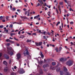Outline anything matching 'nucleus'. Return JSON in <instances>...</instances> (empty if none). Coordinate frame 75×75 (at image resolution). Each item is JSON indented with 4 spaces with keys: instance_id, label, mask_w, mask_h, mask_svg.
<instances>
[{
    "instance_id": "22",
    "label": "nucleus",
    "mask_w": 75,
    "mask_h": 75,
    "mask_svg": "<svg viewBox=\"0 0 75 75\" xmlns=\"http://www.w3.org/2000/svg\"><path fill=\"white\" fill-rule=\"evenodd\" d=\"M13 25L11 24V25H9V28H12V27H13Z\"/></svg>"
},
{
    "instance_id": "63",
    "label": "nucleus",
    "mask_w": 75,
    "mask_h": 75,
    "mask_svg": "<svg viewBox=\"0 0 75 75\" xmlns=\"http://www.w3.org/2000/svg\"><path fill=\"white\" fill-rule=\"evenodd\" d=\"M36 6H40V4L38 3V5H36Z\"/></svg>"
},
{
    "instance_id": "18",
    "label": "nucleus",
    "mask_w": 75,
    "mask_h": 75,
    "mask_svg": "<svg viewBox=\"0 0 75 75\" xmlns=\"http://www.w3.org/2000/svg\"><path fill=\"white\" fill-rule=\"evenodd\" d=\"M9 54L10 55H13L14 54V53H13V52H11L10 53H9Z\"/></svg>"
},
{
    "instance_id": "5",
    "label": "nucleus",
    "mask_w": 75,
    "mask_h": 75,
    "mask_svg": "<svg viewBox=\"0 0 75 75\" xmlns=\"http://www.w3.org/2000/svg\"><path fill=\"white\" fill-rule=\"evenodd\" d=\"M4 57L5 58H6V59H8L9 58H10V57H9L8 55L6 54H5L4 55Z\"/></svg>"
},
{
    "instance_id": "61",
    "label": "nucleus",
    "mask_w": 75,
    "mask_h": 75,
    "mask_svg": "<svg viewBox=\"0 0 75 75\" xmlns=\"http://www.w3.org/2000/svg\"><path fill=\"white\" fill-rule=\"evenodd\" d=\"M21 18H24V17L22 16H21Z\"/></svg>"
},
{
    "instance_id": "1",
    "label": "nucleus",
    "mask_w": 75,
    "mask_h": 75,
    "mask_svg": "<svg viewBox=\"0 0 75 75\" xmlns=\"http://www.w3.org/2000/svg\"><path fill=\"white\" fill-rule=\"evenodd\" d=\"M24 54L25 56L26 54L27 55H28V59H30V58L31 57L30 54H29V52H28V51L27 50H25L23 53Z\"/></svg>"
},
{
    "instance_id": "38",
    "label": "nucleus",
    "mask_w": 75,
    "mask_h": 75,
    "mask_svg": "<svg viewBox=\"0 0 75 75\" xmlns=\"http://www.w3.org/2000/svg\"><path fill=\"white\" fill-rule=\"evenodd\" d=\"M70 44H71V45H75V44H74V43H73L72 42H70Z\"/></svg>"
},
{
    "instance_id": "23",
    "label": "nucleus",
    "mask_w": 75,
    "mask_h": 75,
    "mask_svg": "<svg viewBox=\"0 0 75 75\" xmlns=\"http://www.w3.org/2000/svg\"><path fill=\"white\" fill-rule=\"evenodd\" d=\"M64 58H62L60 59V61H64Z\"/></svg>"
},
{
    "instance_id": "49",
    "label": "nucleus",
    "mask_w": 75,
    "mask_h": 75,
    "mask_svg": "<svg viewBox=\"0 0 75 75\" xmlns=\"http://www.w3.org/2000/svg\"><path fill=\"white\" fill-rule=\"evenodd\" d=\"M2 54L1 53H0V57H1V56H2Z\"/></svg>"
},
{
    "instance_id": "31",
    "label": "nucleus",
    "mask_w": 75,
    "mask_h": 75,
    "mask_svg": "<svg viewBox=\"0 0 75 75\" xmlns=\"http://www.w3.org/2000/svg\"><path fill=\"white\" fill-rule=\"evenodd\" d=\"M11 75H16V73L14 72H12L11 74Z\"/></svg>"
},
{
    "instance_id": "19",
    "label": "nucleus",
    "mask_w": 75,
    "mask_h": 75,
    "mask_svg": "<svg viewBox=\"0 0 75 75\" xmlns=\"http://www.w3.org/2000/svg\"><path fill=\"white\" fill-rule=\"evenodd\" d=\"M16 33H11V37H12L13 35H16Z\"/></svg>"
},
{
    "instance_id": "29",
    "label": "nucleus",
    "mask_w": 75,
    "mask_h": 75,
    "mask_svg": "<svg viewBox=\"0 0 75 75\" xmlns=\"http://www.w3.org/2000/svg\"><path fill=\"white\" fill-rule=\"evenodd\" d=\"M60 75H63V72L62 71H60Z\"/></svg>"
},
{
    "instance_id": "53",
    "label": "nucleus",
    "mask_w": 75,
    "mask_h": 75,
    "mask_svg": "<svg viewBox=\"0 0 75 75\" xmlns=\"http://www.w3.org/2000/svg\"><path fill=\"white\" fill-rule=\"evenodd\" d=\"M12 69L13 71H14L15 70H14V68L12 67Z\"/></svg>"
},
{
    "instance_id": "51",
    "label": "nucleus",
    "mask_w": 75,
    "mask_h": 75,
    "mask_svg": "<svg viewBox=\"0 0 75 75\" xmlns=\"http://www.w3.org/2000/svg\"><path fill=\"white\" fill-rule=\"evenodd\" d=\"M64 1L65 3H67V0H64Z\"/></svg>"
},
{
    "instance_id": "41",
    "label": "nucleus",
    "mask_w": 75,
    "mask_h": 75,
    "mask_svg": "<svg viewBox=\"0 0 75 75\" xmlns=\"http://www.w3.org/2000/svg\"><path fill=\"white\" fill-rule=\"evenodd\" d=\"M12 10V11H15V10H16V8H13Z\"/></svg>"
},
{
    "instance_id": "47",
    "label": "nucleus",
    "mask_w": 75,
    "mask_h": 75,
    "mask_svg": "<svg viewBox=\"0 0 75 75\" xmlns=\"http://www.w3.org/2000/svg\"><path fill=\"white\" fill-rule=\"evenodd\" d=\"M70 24H74V22L72 21H71V22H70Z\"/></svg>"
},
{
    "instance_id": "17",
    "label": "nucleus",
    "mask_w": 75,
    "mask_h": 75,
    "mask_svg": "<svg viewBox=\"0 0 75 75\" xmlns=\"http://www.w3.org/2000/svg\"><path fill=\"white\" fill-rule=\"evenodd\" d=\"M58 8V10H59V11L60 12V13H61V7L59 5Z\"/></svg>"
},
{
    "instance_id": "40",
    "label": "nucleus",
    "mask_w": 75,
    "mask_h": 75,
    "mask_svg": "<svg viewBox=\"0 0 75 75\" xmlns=\"http://www.w3.org/2000/svg\"><path fill=\"white\" fill-rule=\"evenodd\" d=\"M3 28V26L0 25V28Z\"/></svg>"
},
{
    "instance_id": "33",
    "label": "nucleus",
    "mask_w": 75,
    "mask_h": 75,
    "mask_svg": "<svg viewBox=\"0 0 75 75\" xmlns=\"http://www.w3.org/2000/svg\"><path fill=\"white\" fill-rule=\"evenodd\" d=\"M59 4L60 5H63V2H60Z\"/></svg>"
},
{
    "instance_id": "12",
    "label": "nucleus",
    "mask_w": 75,
    "mask_h": 75,
    "mask_svg": "<svg viewBox=\"0 0 75 75\" xmlns=\"http://www.w3.org/2000/svg\"><path fill=\"white\" fill-rule=\"evenodd\" d=\"M3 63L5 65H7V62L6 61H4L3 62Z\"/></svg>"
},
{
    "instance_id": "54",
    "label": "nucleus",
    "mask_w": 75,
    "mask_h": 75,
    "mask_svg": "<svg viewBox=\"0 0 75 75\" xmlns=\"http://www.w3.org/2000/svg\"><path fill=\"white\" fill-rule=\"evenodd\" d=\"M17 68V67L16 66L14 67V69H16Z\"/></svg>"
},
{
    "instance_id": "44",
    "label": "nucleus",
    "mask_w": 75,
    "mask_h": 75,
    "mask_svg": "<svg viewBox=\"0 0 75 75\" xmlns=\"http://www.w3.org/2000/svg\"><path fill=\"white\" fill-rule=\"evenodd\" d=\"M40 15H38V16H36V17L37 18H38V17H40Z\"/></svg>"
},
{
    "instance_id": "21",
    "label": "nucleus",
    "mask_w": 75,
    "mask_h": 75,
    "mask_svg": "<svg viewBox=\"0 0 75 75\" xmlns=\"http://www.w3.org/2000/svg\"><path fill=\"white\" fill-rule=\"evenodd\" d=\"M57 72H59L60 71V68H57L56 70Z\"/></svg>"
},
{
    "instance_id": "24",
    "label": "nucleus",
    "mask_w": 75,
    "mask_h": 75,
    "mask_svg": "<svg viewBox=\"0 0 75 75\" xmlns=\"http://www.w3.org/2000/svg\"><path fill=\"white\" fill-rule=\"evenodd\" d=\"M35 44L36 45V46H39V43H38V42H36L35 43Z\"/></svg>"
},
{
    "instance_id": "2",
    "label": "nucleus",
    "mask_w": 75,
    "mask_h": 75,
    "mask_svg": "<svg viewBox=\"0 0 75 75\" xmlns=\"http://www.w3.org/2000/svg\"><path fill=\"white\" fill-rule=\"evenodd\" d=\"M66 64L68 65L69 66L72 65H73V61L71 60H68L66 63Z\"/></svg>"
},
{
    "instance_id": "32",
    "label": "nucleus",
    "mask_w": 75,
    "mask_h": 75,
    "mask_svg": "<svg viewBox=\"0 0 75 75\" xmlns=\"http://www.w3.org/2000/svg\"><path fill=\"white\" fill-rule=\"evenodd\" d=\"M6 42H8V41L10 42V39H7L6 40Z\"/></svg>"
},
{
    "instance_id": "36",
    "label": "nucleus",
    "mask_w": 75,
    "mask_h": 75,
    "mask_svg": "<svg viewBox=\"0 0 75 75\" xmlns=\"http://www.w3.org/2000/svg\"><path fill=\"white\" fill-rule=\"evenodd\" d=\"M28 12V11H27L25 12V15H27V14Z\"/></svg>"
},
{
    "instance_id": "42",
    "label": "nucleus",
    "mask_w": 75,
    "mask_h": 75,
    "mask_svg": "<svg viewBox=\"0 0 75 75\" xmlns=\"http://www.w3.org/2000/svg\"><path fill=\"white\" fill-rule=\"evenodd\" d=\"M27 34H28V35H31V33H29L28 32L27 33Z\"/></svg>"
},
{
    "instance_id": "13",
    "label": "nucleus",
    "mask_w": 75,
    "mask_h": 75,
    "mask_svg": "<svg viewBox=\"0 0 75 75\" xmlns=\"http://www.w3.org/2000/svg\"><path fill=\"white\" fill-rule=\"evenodd\" d=\"M40 55L41 56V57L43 59V57H44V56L43 54H42V52H40Z\"/></svg>"
},
{
    "instance_id": "4",
    "label": "nucleus",
    "mask_w": 75,
    "mask_h": 75,
    "mask_svg": "<svg viewBox=\"0 0 75 75\" xmlns=\"http://www.w3.org/2000/svg\"><path fill=\"white\" fill-rule=\"evenodd\" d=\"M17 59H19L21 57V54L20 53H18L17 54Z\"/></svg>"
},
{
    "instance_id": "14",
    "label": "nucleus",
    "mask_w": 75,
    "mask_h": 75,
    "mask_svg": "<svg viewBox=\"0 0 75 75\" xmlns=\"http://www.w3.org/2000/svg\"><path fill=\"white\" fill-rule=\"evenodd\" d=\"M25 38V36L24 35H21L20 37H19V38Z\"/></svg>"
},
{
    "instance_id": "9",
    "label": "nucleus",
    "mask_w": 75,
    "mask_h": 75,
    "mask_svg": "<svg viewBox=\"0 0 75 75\" xmlns=\"http://www.w3.org/2000/svg\"><path fill=\"white\" fill-rule=\"evenodd\" d=\"M42 70L41 69H40L39 71L40 74H43V72H42Z\"/></svg>"
},
{
    "instance_id": "59",
    "label": "nucleus",
    "mask_w": 75,
    "mask_h": 75,
    "mask_svg": "<svg viewBox=\"0 0 75 75\" xmlns=\"http://www.w3.org/2000/svg\"><path fill=\"white\" fill-rule=\"evenodd\" d=\"M10 45V43H8L7 44V45L8 46H9V45Z\"/></svg>"
},
{
    "instance_id": "45",
    "label": "nucleus",
    "mask_w": 75,
    "mask_h": 75,
    "mask_svg": "<svg viewBox=\"0 0 75 75\" xmlns=\"http://www.w3.org/2000/svg\"><path fill=\"white\" fill-rule=\"evenodd\" d=\"M21 31H19L18 33V34H19V35H20V34H21Z\"/></svg>"
},
{
    "instance_id": "26",
    "label": "nucleus",
    "mask_w": 75,
    "mask_h": 75,
    "mask_svg": "<svg viewBox=\"0 0 75 75\" xmlns=\"http://www.w3.org/2000/svg\"><path fill=\"white\" fill-rule=\"evenodd\" d=\"M31 40H29L28 39L26 41L27 42H31Z\"/></svg>"
},
{
    "instance_id": "10",
    "label": "nucleus",
    "mask_w": 75,
    "mask_h": 75,
    "mask_svg": "<svg viewBox=\"0 0 75 75\" xmlns=\"http://www.w3.org/2000/svg\"><path fill=\"white\" fill-rule=\"evenodd\" d=\"M68 70H67V69L66 68V67H64L63 68V71H64V72H67V71Z\"/></svg>"
},
{
    "instance_id": "55",
    "label": "nucleus",
    "mask_w": 75,
    "mask_h": 75,
    "mask_svg": "<svg viewBox=\"0 0 75 75\" xmlns=\"http://www.w3.org/2000/svg\"><path fill=\"white\" fill-rule=\"evenodd\" d=\"M33 35H36V33H33Z\"/></svg>"
},
{
    "instance_id": "64",
    "label": "nucleus",
    "mask_w": 75,
    "mask_h": 75,
    "mask_svg": "<svg viewBox=\"0 0 75 75\" xmlns=\"http://www.w3.org/2000/svg\"><path fill=\"white\" fill-rule=\"evenodd\" d=\"M72 8H70L69 11H72Z\"/></svg>"
},
{
    "instance_id": "7",
    "label": "nucleus",
    "mask_w": 75,
    "mask_h": 75,
    "mask_svg": "<svg viewBox=\"0 0 75 75\" xmlns=\"http://www.w3.org/2000/svg\"><path fill=\"white\" fill-rule=\"evenodd\" d=\"M12 49V48L11 47L10 48H8V47H7V50L8 51V54H9L10 53V51L11 50V49Z\"/></svg>"
},
{
    "instance_id": "46",
    "label": "nucleus",
    "mask_w": 75,
    "mask_h": 75,
    "mask_svg": "<svg viewBox=\"0 0 75 75\" xmlns=\"http://www.w3.org/2000/svg\"><path fill=\"white\" fill-rule=\"evenodd\" d=\"M65 48H66V49H67L68 50L69 49V48H68V47H67V46H65Z\"/></svg>"
},
{
    "instance_id": "20",
    "label": "nucleus",
    "mask_w": 75,
    "mask_h": 75,
    "mask_svg": "<svg viewBox=\"0 0 75 75\" xmlns=\"http://www.w3.org/2000/svg\"><path fill=\"white\" fill-rule=\"evenodd\" d=\"M42 42H39V45H42Z\"/></svg>"
},
{
    "instance_id": "48",
    "label": "nucleus",
    "mask_w": 75,
    "mask_h": 75,
    "mask_svg": "<svg viewBox=\"0 0 75 75\" xmlns=\"http://www.w3.org/2000/svg\"><path fill=\"white\" fill-rule=\"evenodd\" d=\"M40 3H41V4H42V1L40 0Z\"/></svg>"
},
{
    "instance_id": "25",
    "label": "nucleus",
    "mask_w": 75,
    "mask_h": 75,
    "mask_svg": "<svg viewBox=\"0 0 75 75\" xmlns=\"http://www.w3.org/2000/svg\"><path fill=\"white\" fill-rule=\"evenodd\" d=\"M66 75H71V74H69L68 72H67L66 74H65Z\"/></svg>"
},
{
    "instance_id": "30",
    "label": "nucleus",
    "mask_w": 75,
    "mask_h": 75,
    "mask_svg": "<svg viewBox=\"0 0 75 75\" xmlns=\"http://www.w3.org/2000/svg\"><path fill=\"white\" fill-rule=\"evenodd\" d=\"M17 11H18V12H19V13H20L21 12V11L19 9H17Z\"/></svg>"
},
{
    "instance_id": "43",
    "label": "nucleus",
    "mask_w": 75,
    "mask_h": 75,
    "mask_svg": "<svg viewBox=\"0 0 75 75\" xmlns=\"http://www.w3.org/2000/svg\"><path fill=\"white\" fill-rule=\"evenodd\" d=\"M14 40H16V41H18V39H17L16 38V37H14Z\"/></svg>"
},
{
    "instance_id": "3",
    "label": "nucleus",
    "mask_w": 75,
    "mask_h": 75,
    "mask_svg": "<svg viewBox=\"0 0 75 75\" xmlns=\"http://www.w3.org/2000/svg\"><path fill=\"white\" fill-rule=\"evenodd\" d=\"M19 72L20 74H23L25 73V71H24V70H23V69L21 68L19 70Z\"/></svg>"
},
{
    "instance_id": "37",
    "label": "nucleus",
    "mask_w": 75,
    "mask_h": 75,
    "mask_svg": "<svg viewBox=\"0 0 75 75\" xmlns=\"http://www.w3.org/2000/svg\"><path fill=\"white\" fill-rule=\"evenodd\" d=\"M58 49L57 48H55V50H56V52H58Z\"/></svg>"
},
{
    "instance_id": "28",
    "label": "nucleus",
    "mask_w": 75,
    "mask_h": 75,
    "mask_svg": "<svg viewBox=\"0 0 75 75\" xmlns=\"http://www.w3.org/2000/svg\"><path fill=\"white\" fill-rule=\"evenodd\" d=\"M55 64H56L54 62H53L52 63V65H55Z\"/></svg>"
},
{
    "instance_id": "52",
    "label": "nucleus",
    "mask_w": 75,
    "mask_h": 75,
    "mask_svg": "<svg viewBox=\"0 0 75 75\" xmlns=\"http://www.w3.org/2000/svg\"><path fill=\"white\" fill-rule=\"evenodd\" d=\"M4 31H5L6 32H8V30H4Z\"/></svg>"
},
{
    "instance_id": "57",
    "label": "nucleus",
    "mask_w": 75,
    "mask_h": 75,
    "mask_svg": "<svg viewBox=\"0 0 75 75\" xmlns=\"http://www.w3.org/2000/svg\"><path fill=\"white\" fill-rule=\"evenodd\" d=\"M43 38H44V39H45V36H43Z\"/></svg>"
},
{
    "instance_id": "15",
    "label": "nucleus",
    "mask_w": 75,
    "mask_h": 75,
    "mask_svg": "<svg viewBox=\"0 0 75 75\" xmlns=\"http://www.w3.org/2000/svg\"><path fill=\"white\" fill-rule=\"evenodd\" d=\"M67 5L68 6H71V2L69 1L67 2Z\"/></svg>"
},
{
    "instance_id": "11",
    "label": "nucleus",
    "mask_w": 75,
    "mask_h": 75,
    "mask_svg": "<svg viewBox=\"0 0 75 75\" xmlns=\"http://www.w3.org/2000/svg\"><path fill=\"white\" fill-rule=\"evenodd\" d=\"M38 62V64H42V63L43 62L42 61H40V62H39V60H38V59H37Z\"/></svg>"
},
{
    "instance_id": "39",
    "label": "nucleus",
    "mask_w": 75,
    "mask_h": 75,
    "mask_svg": "<svg viewBox=\"0 0 75 75\" xmlns=\"http://www.w3.org/2000/svg\"><path fill=\"white\" fill-rule=\"evenodd\" d=\"M10 42L11 43H14V42L13 41H12L11 40H10Z\"/></svg>"
},
{
    "instance_id": "6",
    "label": "nucleus",
    "mask_w": 75,
    "mask_h": 75,
    "mask_svg": "<svg viewBox=\"0 0 75 75\" xmlns=\"http://www.w3.org/2000/svg\"><path fill=\"white\" fill-rule=\"evenodd\" d=\"M49 67H50V66L48 64H45L43 65V67L44 68H45Z\"/></svg>"
},
{
    "instance_id": "58",
    "label": "nucleus",
    "mask_w": 75,
    "mask_h": 75,
    "mask_svg": "<svg viewBox=\"0 0 75 75\" xmlns=\"http://www.w3.org/2000/svg\"><path fill=\"white\" fill-rule=\"evenodd\" d=\"M47 34L48 35H51V33H50L49 32H47Z\"/></svg>"
},
{
    "instance_id": "35",
    "label": "nucleus",
    "mask_w": 75,
    "mask_h": 75,
    "mask_svg": "<svg viewBox=\"0 0 75 75\" xmlns=\"http://www.w3.org/2000/svg\"><path fill=\"white\" fill-rule=\"evenodd\" d=\"M23 18H24V19H27V20H28V18L26 17H24Z\"/></svg>"
},
{
    "instance_id": "62",
    "label": "nucleus",
    "mask_w": 75,
    "mask_h": 75,
    "mask_svg": "<svg viewBox=\"0 0 75 75\" xmlns=\"http://www.w3.org/2000/svg\"><path fill=\"white\" fill-rule=\"evenodd\" d=\"M2 22H5V21H6V20H3L2 21Z\"/></svg>"
},
{
    "instance_id": "50",
    "label": "nucleus",
    "mask_w": 75,
    "mask_h": 75,
    "mask_svg": "<svg viewBox=\"0 0 75 75\" xmlns=\"http://www.w3.org/2000/svg\"><path fill=\"white\" fill-rule=\"evenodd\" d=\"M59 28H60L61 30H62V28H61V26H59Z\"/></svg>"
},
{
    "instance_id": "16",
    "label": "nucleus",
    "mask_w": 75,
    "mask_h": 75,
    "mask_svg": "<svg viewBox=\"0 0 75 75\" xmlns=\"http://www.w3.org/2000/svg\"><path fill=\"white\" fill-rule=\"evenodd\" d=\"M9 16H6V21H8L9 20V19H8V18H9Z\"/></svg>"
},
{
    "instance_id": "8",
    "label": "nucleus",
    "mask_w": 75,
    "mask_h": 75,
    "mask_svg": "<svg viewBox=\"0 0 75 75\" xmlns=\"http://www.w3.org/2000/svg\"><path fill=\"white\" fill-rule=\"evenodd\" d=\"M8 69V68L7 67H5L4 70V71L5 72H7Z\"/></svg>"
},
{
    "instance_id": "60",
    "label": "nucleus",
    "mask_w": 75,
    "mask_h": 75,
    "mask_svg": "<svg viewBox=\"0 0 75 75\" xmlns=\"http://www.w3.org/2000/svg\"><path fill=\"white\" fill-rule=\"evenodd\" d=\"M45 33H46V32L45 31H44V32L43 33V34H44V35H45Z\"/></svg>"
},
{
    "instance_id": "34",
    "label": "nucleus",
    "mask_w": 75,
    "mask_h": 75,
    "mask_svg": "<svg viewBox=\"0 0 75 75\" xmlns=\"http://www.w3.org/2000/svg\"><path fill=\"white\" fill-rule=\"evenodd\" d=\"M62 47H60L59 48V51H61V50H62Z\"/></svg>"
},
{
    "instance_id": "27",
    "label": "nucleus",
    "mask_w": 75,
    "mask_h": 75,
    "mask_svg": "<svg viewBox=\"0 0 75 75\" xmlns=\"http://www.w3.org/2000/svg\"><path fill=\"white\" fill-rule=\"evenodd\" d=\"M60 24V22L59 21L56 24V26H58V24Z\"/></svg>"
},
{
    "instance_id": "56",
    "label": "nucleus",
    "mask_w": 75,
    "mask_h": 75,
    "mask_svg": "<svg viewBox=\"0 0 75 75\" xmlns=\"http://www.w3.org/2000/svg\"><path fill=\"white\" fill-rule=\"evenodd\" d=\"M11 62V59H10L9 61V64H10Z\"/></svg>"
}]
</instances>
